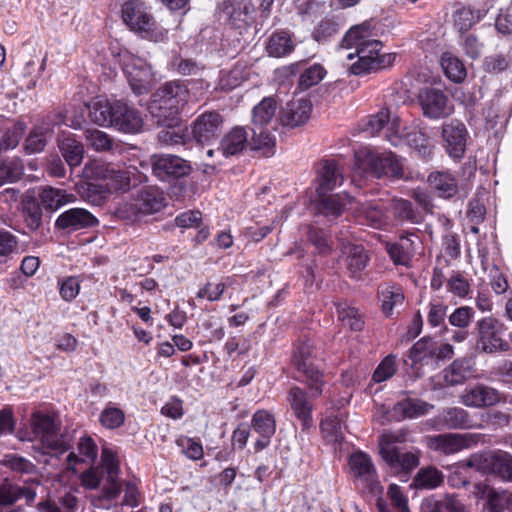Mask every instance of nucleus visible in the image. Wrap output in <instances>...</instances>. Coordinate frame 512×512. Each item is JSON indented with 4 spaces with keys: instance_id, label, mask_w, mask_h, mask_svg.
<instances>
[{
    "instance_id": "1",
    "label": "nucleus",
    "mask_w": 512,
    "mask_h": 512,
    "mask_svg": "<svg viewBox=\"0 0 512 512\" xmlns=\"http://www.w3.org/2000/svg\"><path fill=\"white\" fill-rule=\"evenodd\" d=\"M372 36L371 24L365 21L351 27L343 37L342 47L355 48V53H349L347 58H358L349 68L354 75H364L388 68L395 61V54L381 53L382 42L373 39Z\"/></svg>"
},
{
    "instance_id": "2",
    "label": "nucleus",
    "mask_w": 512,
    "mask_h": 512,
    "mask_svg": "<svg viewBox=\"0 0 512 512\" xmlns=\"http://www.w3.org/2000/svg\"><path fill=\"white\" fill-rule=\"evenodd\" d=\"M119 463L115 453L108 447L101 451V464L91 466L81 476V484L87 489H97L104 481L102 496L107 500L115 499L121 492V485L118 481Z\"/></svg>"
},
{
    "instance_id": "3",
    "label": "nucleus",
    "mask_w": 512,
    "mask_h": 512,
    "mask_svg": "<svg viewBox=\"0 0 512 512\" xmlns=\"http://www.w3.org/2000/svg\"><path fill=\"white\" fill-rule=\"evenodd\" d=\"M188 100L189 90L183 81L166 82L153 94L151 113L158 118V124L172 122Z\"/></svg>"
},
{
    "instance_id": "4",
    "label": "nucleus",
    "mask_w": 512,
    "mask_h": 512,
    "mask_svg": "<svg viewBox=\"0 0 512 512\" xmlns=\"http://www.w3.org/2000/svg\"><path fill=\"white\" fill-rule=\"evenodd\" d=\"M354 169L360 175L401 177L402 164L392 152L377 153L368 147L360 148L354 154Z\"/></svg>"
},
{
    "instance_id": "5",
    "label": "nucleus",
    "mask_w": 512,
    "mask_h": 512,
    "mask_svg": "<svg viewBox=\"0 0 512 512\" xmlns=\"http://www.w3.org/2000/svg\"><path fill=\"white\" fill-rule=\"evenodd\" d=\"M122 19L131 31L144 39L160 42L166 37V31L157 24L147 7L139 0H128L123 4Z\"/></svg>"
},
{
    "instance_id": "6",
    "label": "nucleus",
    "mask_w": 512,
    "mask_h": 512,
    "mask_svg": "<svg viewBox=\"0 0 512 512\" xmlns=\"http://www.w3.org/2000/svg\"><path fill=\"white\" fill-rule=\"evenodd\" d=\"M31 426L34 437L46 449L45 453L58 455L69 450L70 444L60 433L61 424L55 416L40 411L34 412Z\"/></svg>"
},
{
    "instance_id": "7",
    "label": "nucleus",
    "mask_w": 512,
    "mask_h": 512,
    "mask_svg": "<svg viewBox=\"0 0 512 512\" xmlns=\"http://www.w3.org/2000/svg\"><path fill=\"white\" fill-rule=\"evenodd\" d=\"M316 358L315 347L310 340L299 341L296 344L292 355V363L303 376V381L311 391L312 397L321 396L325 386L323 374L315 365Z\"/></svg>"
},
{
    "instance_id": "8",
    "label": "nucleus",
    "mask_w": 512,
    "mask_h": 512,
    "mask_svg": "<svg viewBox=\"0 0 512 512\" xmlns=\"http://www.w3.org/2000/svg\"><path fill=\"white\" fill-rule=\"evenodd\" d=\"M465 465L481 473L495 475L504 482H512V455L506 451L474 453Z\"/></svg>"
},
{
    "instance_id": "9",
    "label": "nucleus",
    "mask_w": 512,
    "mask_h": 512,
    "mask_svg": "<svg viewBox=\"0 0 512 512\" xmlns=\"http://www.w3.org/2000/svg\"><path fill=\"white\" fill-rule=\"evenodd\" d=\"M475 330L476 345L482 352L494 353L508 350V343L502 339L506 327L499 319L493 316L484 317L476 322Z\"/></svg>"
},
{
    "instance_id": "10",
    "label": "nucleus",
    "mask_w": 512,
    "mask_h": 512,
    "mask_svg": "<svg viewBox=\"0 0 512 512\" xmlns=\"http://www.w3.org/2000/svg\"><path fill=\"white\" fill-rule=\"evenodd\" d=\"M350 473L357 484L363 485L371 493L382 491L376 467L371 457L362 452H355L349 457Z\"/></svg>"
},
{
    "instance_id": "11",
    "label": "nucleus",
    "mask_w": 512,
    "mask_h": 512,
    "mask_svg": "<svg viewBox=\"0 0 512 512\" xmlns=\"http://www.w3.org/2000/svg\"><path fill=\"white\" fill-rule=\"evenodd\" d=\"M123 71L136 95L148 93L152 86L154 73L152 67L144 59L129 55L124 59Z\"/></svg>"
},
{
    "instance_id": "12",
    "label": "nucleus",
    "mask_w": 512,
    "mask_h": 512,
    "mask_svg": "<svg viewBox=\"0 0 512 512\" xmlns=\"http://www.w3.org/2000/svg\"><path fill=\"white\" fill-rule=\"evenodd\" d=\"M478 436L471 433H445L426 437L427 446L444 455H451L477 443Z\"/></svg>"
},
{
    "instance_id": "13",
    "label": "nucleus",
    "mask_w": 512,
    "mask_h": 512,
    "mask_svg": "<svg viewBox=\"0 0 512 512\" xmlns=\"http://www.w3.org/2000/svg\"><path fill=\"white\" fill-rule=\"evenodd\" d=\"M419 103L423 114L431 119H440L453 113V104L440 89L424 88L419 93Z\"/></svg>"
},
{
    "instance_id": "14",
    "label": "nucleus",
    "mask_w": 512,
    "mask_h": 512,
    "mask_svg": "<svg viewBox=\"0 0 512 512\" xmlns=\"http://www.w3.org/2000/svg\"><path fill=\"white\" fill-rule=\"evenodd\" d=\"M36 491L27 486H19L5 480L0 484V512H24L23 506H15L22 498L27 505H31L36 499Z\"/></svg>"
},
{
    "instance_id": "15",
    "label": "nucleus",
    "mask_w": 512,
    "mask_h": 512,
    "mask_svg": "<svg viewBox=\"0 0 512 512\" xmlns=\"http://www.w3.org/2000/svg\"><path fill=\"white\" fill-rule=\"evenodd\" d=\"M151 164L153 174L162 181L184 177L191 171L189 162L176 155H154Z\"/></svg>"
},
{
    "instance_id": "16",
    "label": "nucleus",
    "mask_w": 512,
    "mask_h": 512,
    "mask_svg": "<svg viewBox=\"0 0 512 512\" xmlns=\"http://www.w3.org/2000/svg\"><path fill=\"white\" fill-rule=\"evenodd\" d=\"M460 403L470 408H487L501 401L500 392L485 384L467 386L460 395Z\"/></svg>"
},
{
    "instance_id": "17",
    "label": "nucleus",
    "mask_w": 512,
    "mask_h": 512,
    "mask_svg": "<svg viewBox=\"0 0 512 512\" xmlns=\"http://www.w3.org/2000/svg\"><path fill=\"white\" fill-rule=\"evenodd\" d=\"M442 138L444 148L448 155L454 159H461L466 150L468 131L459 120H451L442 125Z\"/></svg>"
},
{
    "instance_id": "18",
    "label": "nucleus",
    "mask_w": 512,
    "mask_h": 512,
    "mask_svg": "<svg viewBox=\"0 0 512 512\" xmlns=\"http://www.w3.org/2000/svg\"><path fill=\"white\" fill-rule=\"evenodd\" d=\"M366 131L371 135L384 131L386 139L393 146L402 144L400 119L396 116L391 118L388 110H381L372 116L366 125Z\"/></svg>"
},
{
    "instance_id": "19",
    "label": "nucleus",
    "mask_w": 512,
    "mask_h": 512,
    "mask_svg": "<svg viewBox=\"0 0 512 512\" xmlns=\"http://www.w3.org/2000/svg\"><path fill=\"white\" fill-rule=\"evenodd\" d=\"M223 124L222 116L214 111H207L199 115L191 125V133L198 143H209L215 139Z\"/></svg>"
},
{
    "instance_id": "20",
    "label": "nucleus",
    "mask_w": 512,
    "mask_h": 512,
    "mask_svg": "<svg viewBox=\"0 0 512 512\" xmlns=\"http://www.w3.org/2000/svg\"><path fill=\"white\" fill-rule=\"evenodd\" d=\"M312 393L308 396L307 393L298 386H293L289 389L287 401L293 411L295 417L301 422L303 429H308L313 426V404Z\"/></svg>"
},
{
    "instance_id": "21",
    "label": "nucleus",
    "mask_w": 512,
    "mask_h": 512,
    "mask_svg": "<svg viewBox=\"0 0 512 512\" xmlns=\"http://www.w3.org/2000/svg\"><path fill=\"white\" fill-rule=\"evenodd\" d=\"M420 454L418 449L406 450L399 447L396 450L386 449V452L380 455L387 465L396 473L408 474L418 467Z\"/></svg>"
},
{
    "instance_id": "22",
    "label": "nucleus",
    "mask_w": 512,
    "mask_h": 512,
    "mask_svg": "<svg viewBox=\"0 0 512 512\" xmlns=\"http://www.w3.org/2000/svg\"><path fill=\"white\" fill-rule=\"evenodd\" d=\"M312 104L305 98L293 99L286 103L280 113V122L283 126L296 128L304 125L310 118Z\"/></svg>"
},
{
    "instance_id": "23",
    "label": "nucleus",
    "mask_w": 512,
    "mask_h": 512,
    "mask_svg": "<svg viewBox=\"0 0 512 512\" xmlns=\"http://www.w3.org/2000/svg\"><path fill=\"white\" fill-rule=\"evenodd\" d=\"M114 118L112 126L125 133H137L143 126L140 112L132 106L115 101Z\"/></svg>"
},
{
    "instance_id": "24",
    "label": "nucleus",
    "mask_w": 512,
    "mask_h": 512,
    "mask_svg": "<svg viewBox=\"0 0 512 512\" xmlns=\"http://www.w3.org/2000/svg\"><path fill=\"white\" fill-rule=\"evenodd\" d=\"M343 174L334 160H323L317 168L316 192L318 197L326 195L343 183Z\"/></svg>"
},
{
    "instance_id": "25",
    "label": "nucleus",
    "mask_w": 512,
    "mask_h": 512,
    "mask_svg": "<svg viewBox=\"0 0 512 512\" xmlns=\"http://www.w3.org/2000/svg\"><path fill=\"white\" fill-rule=\"evenodd\" d=\"M98 224V219L83 208H72L58 216L55 226L62 230H79L93 227Z\"/></svg>"
},
{
    "instance_id": "26",
    "label": "nucleus",
    "mask_w": 512,
    "mask_h": 512,
    "mask_svg": "<svg viewBox=\"0 0 512 512\" xmlns=\"http://www.w3.org/2000/svg\"><path fill=\"white\" fill-rule=\"evenodd\" d=\"M418 237L414 233L401 234L395 243H387L386 250L391 260L396 265L409 266L415 254V240Z\"/></svg>"
},
{
    "instance_id": "27",
    "label": "nucleus",
    "mask_w": 512,
    "mask_h": 512,
    "mask_svg": "<svg viewBox=\"0 0 512 512\" xmlns=\"http://www.w3.org/2000/svg\"><path fill=\"white\" fill-rule=\"evenodd\" d=\"M354 204H356V199L350 198L346 194H326L318 197L316 210L328 218H337L344 210L353 212Z\"/></svg>"
},
{
    "instance_id": "28",
    "label": "nucleus",
    "mask_w": 512,
    "mask_h": 512,
    "mask_svg": "<svg viewBox=\"0 0 512 512\" xmlns=\"http://www.w3.org/2000/svg\"><path fill=\"white\" fill-rule=\"evenodd\" d=\"M251 425L254 432L260 436L255 442V449L263 450L270 444V440L276 432L275 418L268 411L258 410L252 416Z\"/></svg>"
},
{
    "instance_id": "29",
    "label": "nucleus",
    "mask_w": 512,
    "mask_h": 512,
    "mask_svg": "<svg viewBox=\"0 0 512 512\" xmlns=\"http://www.w3.org/2000/svg\"><path fill=\"white\" fill-rule=\"evenodd\" d=\"M98 456V447L90 436H83L77 443V453L71 452L67 456V469L76 473L77 464H93Z\"/></svg>"
},
{
    "instance_id": "30",
    "label": "nucleus",
    "mask_w": 512,
    "mask_h": 512,
    "mask_svg": "<svg viewBox=\"0 0 512 512\" xmlns=\"http://www.w3.org/2000/svg\"><path fill=\"white\" fill-rule=\"evenodd\" d=\"M427 181L440 198L450 199L458 194V181L449 171L432 172L429 174Z\"/></svg>"
},
{
    "instance_id": "31",
    "label": "nucleus",
    "mask_w": 512,
    "mask_h": 512,
    "mask_svg": "<svg viewBox=\"0 0 512 512\" xmlns=\"http://www.w3.org/2000/svg\"><path fill=\"white\" fill-rule=\"evenodd\" d=\"M59 150L66 163L71 167H77L84 157V146L72 133L63 132L58 139Z\"/></svg>"
},
{
    "instance_id": "32",
    "label": "nucleus",
    "mask_w": 512,
    "mask_h": 512,
    "mask_svg": "<svg viewBox=\"0 0 512 512\" xmlns=\"http://www.w3.org/2000/svg\"><path fill=\"white\" fill-rule=\"evenodd\" d=\"M76 200L77 198L74 194L51 186L43 187L39 192V203L43 208L51 212L60 209L66 204L74 203Z\"/></svg>"
},
{
    "instance_id": "33",
    "label": "nucleus",
    "mask_w": 512,
    "mask_h": 512,
    "mask_svg": "<svg viewBox=\"0 0 512 512\" xmlns=\"http://www.w3.org/2000/svg\"><path fill=\"white\" fill-rule=\"evenodd\" d=\"M254 6L251 0H236L225 7L229 24L233 28L241 29L252 21Z\"/></svg>"
},
{
    "instance_id": "34",
    "label": "nucleus",
    "mask_w": 512,
    "mask_h": 512,
    "mask_svg": "<svg viewBox=\"0 0 512 512\" xmlns=\"http://www.w3.org/2000/svg\"><path fill=\"white\" fill-rule=\"evenodd\" d=\"M342 254L345 256L346 267L353 278H358L365 269L368 255L362 245L343 244Z\"/></svg>"
},
{
    "instance_id": "35",
    "label": "nucleus",
    "mask_w": 512,
    "mask_h": 512,
    "mask_svg": "<svg viewBox=\"0 0 512 512\" xmlns=\"http://www.w3.org/2000/svg\"><path fill=\"white\" fill-rule=\"evenodd\" d=\"M477 495L486 500L490 512H503L510 509V491L496 490L486 484H477Z\"/></svg>"
},
{
    "instance_id": "36",
    "label": "nucleus",
    "mask_w": 512,
    "mask_h": 512,
    "mask_svg": "<svg viewBox=\"0 0 512 512\" xmlns=\"http://www.w3.org/2000/svg\"><path fill=\"white\" fill-rule=\"evenodd\" d=\"M248 135L245 128L237 126L223 136L219 143L218 151L224 157L236 155L243 151L248 144Z\"/></svg>"
},
{
    "instance_id": "37",
    "label": "nucleus",
    "mask_w": 512,
    "mask_h": 512,
    "mask_svg": "<svg viewBox=\"0 0 512 512\" xmlns=\"http://www.w3.org/2000/svg\"><path fill=\"white\" fill-rule=\"evenodd\" d=\"M423 507L426 512H469L468 507L455 494L430 497L424 501Z\"/></svg>"
},
{
    "instance_id": "38",
    "label": "nucleus",
    "mask_w": 512,
    "mask_h": 512,
    "mask_svg": "<svg viewBox=\"0 0 512 512\" xmlns=\"http://www.w3.org/2000/svg\"><path fill=\"white\" fill-rule=\"evenodd\" d=\"M136 200L143 216L157 213L165 206L164 194L156 187L142 189L137 195Z\"/></svg>"
},
{
    "instance_id": "39",
    "label": "nucleus",
    "mask_w": 512,
    "mask_h": 512,
    "mask_svg": "<svg viewBox=\"0 0 512 512\" xmlns=\"http://www.w3.org/2000/svg\"><path fill=\"white\" fill-rule=\"evenodd\" d=\"M52 135L53 129L49 123L43 122L35 126L25 140L24 149L26 153L35 154L42 152Z\"/></svg>"
},
{
    "instance_id": "40",
    "label": "nucleus",
    "mask_w": 512,
    "mask_h": 512,
    "mask_svg": "<svg viewBox=\"0 0 512 512\" xmlns=\"http://www.w3.org/2000/svg\"><path fill=\"white\" fill-rule=\"evenodd\" d=\"M277 102L274 97L263 98L252 110L253 128H264L275 117Z\"/></svg>"
},
{
    "instance_id": "41",
    "label": "nucleus",
    "mask_w": 512,
    "mask_h": 512,
    "mask_svg": "<svg viewBox=\"0 0 512 512\" xmlns=\"http://www.w3.org/2000/svg\"><path fill=\"white\" fill-rule=\"evenodd\" d=\"M402 134V143L406 142L412 149L422 157H428L432 154L433 144L430 137L421 129L416 127Z\"/></svg>"
},
{
    "instance_id": "42",
    "label": "nucleus",
    "mask_w": 512,
    "mask_h": 512,
    "mask_svg": "<svg viewBox=\"0 0 512 512\" xmlns=\"http://www.w3.org/2000/svg\"><path fill=\"white\" fill-rule=\"evenodd\" d=\"M252 138L249 142L251 149L262 156L271 157L276 151V138L265 128H252Z\"/></svg>"
},
{
    "instance_id": "43",
    "label": "nucleus",
    "mask_w": 512,
    "mask_h": 512,
    "mask_svg": "<svg viewBox=\"0 0 512 512\" xmlns=\"http://www.w3.org/2000/svg\"><path fill=\"white\" fill-rule=\"evenodd\" d=\"M440 420L448 429H469L474 427L470 414L460 407H450L443 410Z\"/></svg>"
},
{
    "instance_id": "44",
    "label": "nucleus",
    "mask_w": 512,
    "mask_h": 512,
    "mask_svg": "<svg viewBox=\"0 0 512 512\" xmlns=\"http://www.w3.org/2000/svg\"><path fill=\"white\" fill-rule=\"evenodd\" d=\"M115 102L95 100L88 105L89 117L92 122L100 126H112Z\"/></svg>"
},
{
    "instance_id": "45",
    "label": "nucleus",
    "mask_w": 512,
    "mask_h": 512,
    "mask_svg": "<svg viewBox=\"0 0 512 512\" xmlns=\"http://www.w3.org/2000/svg\"><path fill=\"white\" fill-rule=\"evenodd\" d=\"M432 407L424 401L407 398L394 405L393 413L399 419L417 418L427 414Z\"/></svg>"
},
{
    "instance_id": "46",
    "label": "nucleus",
    "mask_w": 512,
    "mask_h": 512,
    "mask_svg": "<svg viewBox=\"0 0 512 512\" xmlns=\"http://www.w3.org/2000/svg\"><path fill=\"white\" fill-rule=\"evenodd\" d=\"M95 175L107 181L106 187L109 189V192L111 190L127 191L131 185L127 171H116L104 166H99Z\"/></svg>"
},
{
    "instance_id": "47",
    "label": "nucleus",
    "mask_w": 512,
    "mask_h": 512,
    "mask_svg": "<svg viewBox=\"0 0 512 512\" xmlns=\"http://www.w3.org/2000/svg\"><path fill=\"white\" fill-rule=\"evenodd\" d=\"M294 44L288 32L280 31L273 33L267 42L266 51L269 56L280 58L291 53Z\"/></svg>"
},
{
    "instance_id": "48",
    "label": "nucleus",
    "mask_w": 512,
    "mask_h": 512,
    "mask_svg": "<svg viewBox=\"0 0 512 512\" xmlns=\"http://www.w3.org/2000/svg\"><path fill=\"white\" fill-rule=\"evenodd\" d=\"M472 372L470 361L457 359L443 371V379L447 385H458L463 383Z\"/></svg>"
},
{
    "instance_id": "49",
    "label": "nucleus",
    "mask_w": 512,
    "mask_h": 512,
    "mask_svg": "<svg viewBox=\"0 0 512 512\" xmlns=\"http://www.w3.org/2000/svg\"><path fill=\"white\" fill-rule=\"evenodd\" d=\"M80 197L94 206L102 205L109 196V189L102 185L92 182H84L77 187Z\"/></svg>"
},
{
    "instance_id": "50",
    "label": "nucleus",
    "mask_w": 512,
    "mask_h": 512,
    "mask_svg": "<svg viewBox=\"0 0 512 512\" xmlns=\"http://www.w3.org/2000/svg\"><path fill=\"white\" fill-rule=\"evenodd\" d=\"M39 201L32 196H27L22 201V213L27 227L35 231L42 225V208Z\"/></svg>"
},
{
    "instance_id": "51",
    "label": "nucleus",
    "mask_w": 512,
    "mask_h": 512,
    "mask_svg": "<svg viewBox=\"0 0 512 512\" xmlns=\"http://www.w3.org/2000/svg\"><path fill=\"white\" fill-rule=\"evenodd\" d=\"M324 439L329 443H340L344 439L343 417L341 414L327 417L321 422Z\"/></svg>"
},
{
    "instance_id": "52",
    "label": "nucleus",
    "mask_w": 512,
    "mask_h": 512,
    "mask_svg": "<svg viewBox=\"0 0 512 512\" xmlns=\"http://www.w3.org/2000/svg\"><path fill=\"white\" fill-rule=\"evenodd\" d=\"M444 481V476L435 467H425L418 471L414 478L415 486L420 489H436Z\"/></svg>"
},
{
    "instance_id": "53",
    "label": "nucleus",
    "mask_w": 512,
    "mask_h": 512,
    "mask_svg": "<svg viewBox=\"0 0 512 512\" xmlns=\"http://www.w3.org/2000/svg\"><path fill=\"white\" fill-rule=\"evenodd\" d=\"M24 166L19 158L0 160V186L7 182H15L23 175Z\"/></svg>"
},
{
    "instance_id": "54",
    "label": "nucleus",
    "mask_w": 512,
    "mask_h": 512,
    "mask_svg": "<svg viewBox=\"0 0 512 512\" xmlns=\"http://www.w3.org/2000/svg\"><path fill=\"white\" fill-rule=\"evenodd\" d=\"M338 319L343 326L350 328L353 331H360L364 326L363 315L355 307L346 303L340 304L337 307Z\"/></svg>"
},
{
    "instance_id": "55",
    "label": "nucleus",
    "mask_w": 512,
    "mask_h": 512,
    "mask_svg": "<svg viewBox=\"0 0 512 512\" xmlns=\"http://www.w3.org/2000/svg\"><path fill=\"white\" fill-rule=\"evenodd\" d=\"M441 65L446 76L456 82H462L466 77V68L462 61L450 53H444L441 57Z\"/></svg>"
},
{
    "instance_id": "56",
    "label": "nucleus",
    "mask_w": 512,
    "mask_h": 512,
    "mask_svg": "<svg viewBox=\"0 0 512 512\" xmlns=\"http://www.w3.org/2000/svg\"><path fill=\"white\" fill-rule=\"evenodd\" d=\"M0 465L19 475H32L37 472L36 466L31 461L17 454L4 455L0 460Z\"/></svg>"
},
{
    "instance_id": "57",
    "label": "nucleus",
    "mask_w": 512,
    "mask_h": 512,
    "mask_svg": "<svg viewBox=\"0 0 512 512\" xmlns=\"http://www.w3.org/2000/svg\"><path fill=\"white\" fill-rule=\"evenodd\" d=\"M353 213L358 218L366 219L373 227H378L383 223V213L370 203H362L356 200Z\"/></svg>"
},
{
    "instance_id": "58",
    "label": "nucleus",
    "mask_w": 512,
    "mask_h": 512,
    "mask_svg": "<svg viewBox=\"0 0 512 512\" xmlns=\"http://www.w3.org/2000/svg\"><path fill=\"white\" fill-rule=\"evenodd\" d=\"M482 17L480 10H473L470 7L458 9L454 14V24L460 32L468 31Z\"/></svg>"
},
{
    "instance_id": "59",
    "label": "nucleus",
    "mask_w": 512,
    "mask_h": 512,
    "mask_svg": "<svg viewBox=\"0 0 512 512\" xmlns=\"http://www.w3.org/2000/svg\"><path fill=\"white\" fill-rule=\"evenodd\" d=\"M325 68L320 64H314L309 68L305 69L298 81V87L300 90H307L314 85H317L322 81L326 75Z\"/></svg>"
},
{
    "instance_id": "60",
    "label": "nucleus",
    "mask_w": 512,
    "mask_h": 512,
    "mask_svg": "<svg viewBox=\"0 0 512 512\" xmlns=\"http://www.w3.org/2000/svg\"><path fill=\"white\" fill-rule=\"evenodd\" d=\"M436 351L435 343L431 338H422L410 349V358L413 363L421 362L427 358L434 357Z\"/></svg>"
},
{
    "instance_id": "61",
    "label": "nucleus",
    "mask_w": 512,
    "mask_h": 512,
    "mask_svg": "<svg viewBox=\"0 0 512 512\" xmlns=\"http://www.w3.org/2000/svg\"><path fill=\"white\" fill-rule=\"evenodd\" d=\"M99 421L107 429H116L125 421V414L122 409L107 405L100 414Z\"/></svg>"
},
{
    "instance_id": "62",
    "label": "nucleus",
    "mask_w": 512,
    "mask_h": 512,
    "mask_svg": "<svg viewBox=\"0 0 512 512\" xmlns=\"http://www.w3.org/2000/svg\"><path fill=\"white\" fill-rule=\"evenodd\" d=\"M382 309L386 315H390L395 306L401 305L404 295L400 288L385 287L381 290Z\"/></svg>"
},
{
    "instance_id": "63",
    "label": "nucleus",
    "mask_w": 512,
    "mask_h": 512,
    "mask_svg": "<svg viewBox=\"0 0 512 512\" xmlns=\"http://www.w3.org/2000/svg\"><path fill=\"white\" fill-rule=\"evenodd\" d=\"M114 214L118 219L128 222L138 221L143 216L136 198L119 204Z\"/></svg>"
},
{
    "instance_id": "64",
    "label": "nucleus",
    "mask_w": 512,
    "mask_h": 512,
    "mask_svg": "<svg viewBox=\"0 0 512 512\" xmlns=\"http://www.w3.org/2000/svg\"><path fill=\"white\" fill-rule=\"evenodd\" d=\"M88 144L98 152L108 151L112 148L113 140L103 131L91 129L86 131Z\"/></svg>"
}]
</instances>
